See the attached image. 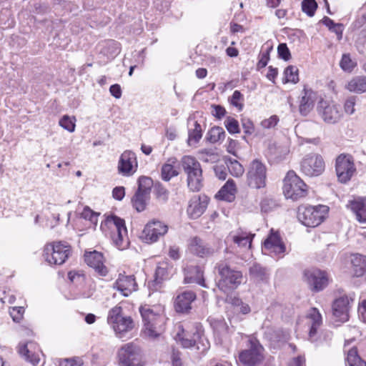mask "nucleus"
I'll return each instance as SVG.
<instances>
[{"label": "nucleus", "instance_id": "f257e3e1", "mask_svg": "<svg viewBox=\"0 0 366 366\" xmlns=\"http://www.w3.org/2000/svg\"><path fill=\"white\" fill-rule=\"evenodd\" d=\"M177 329L175 339L184 348L195 349L202 353L209 349L210 343L200 323H194L191 328L179 325Z\"/></svg>", "mask_w": 366, "mask_h": 366}, {"label": "nucleus", "instance_id": "f03ea898", "mask_svg": "<svg viewBox=\"0 0 366 366\" xmlns=\"http://www.w3.org/2000/svg\"><path fill=\"white\" fill-rule=\"evenodd\" d=\"M214 269L219 279L217 281V290L224 294H229L237 289L243 282L244 277L241 271L230 266L226 260L218 262Z\"/></svg>", "mask_w": 366, "mask_h": 366}, {"label": "nucleus", "instance_id": "7ed1b4c3", "mask_svg": "<svg viewBox=\"0 0 366 366\" xmlns=\"http://www.w3.org/2000/svg\"><path fill=\"white\" fill-rule=\"evenodd\" d=\"M139 312L144 324V335L150 339L157 338L164 330V315L149 305L140 307Z\"/></svg>", "mask_w": 366, "mask_h": 366}, {"label": "nucleus", "instance_id": "20e7f679", "mask_svg": "<svg viewBox=\"0 0 366 366\" xmlns=\"http://www.w3.org/2000/svg\"><path fill=\"white\" fill-rule=\"evenodd\" d=\"M181 165L187 174V185L190 190L198 192L202 187V169L200 163L192 156H184Z\"/></svg>", "mask_w": 366, "mask_h": 366}, {"label": "nucleus", "instance_id": "39448f33", "mask_svg": "<svg viewBox=\"0 0 366 366\" xmlns=\"http://www.w3.org/2000/svg\"><path fill=\"white\" fill-rule=\"evenodd\" d=\"M107 323L119 338H123L125 334L130 332L134 327L132 317L125 315L120 306H115L109 310Z\"/></svg>", "mask_w": 366, "mask_h": 366}, {"label": "nucleus", "instance_id": "423d86ee", "mask_svg": "<svg viewBox=\"0 0 366 366\" xmlns=\"http://www.w3.org/2000/svg\"><path fill=\"white\" fill-rule=\"evenodd\" d=\"M328 209L327 206L322 204L315 207L301 205L297 209V218L305 226L315 227L324 220Z\"/></svg>", "mask_w": 366, "mask_h": 366}, {"label": "nucleus", "instance_id": "0eeeda50", "mask_svg": "<svg viewBox=\"0 0 366 366\" xmlns=\"http://www.w3.org/2000/svg\"><path fill=\"white\" fill-rule=\"evenodd\" d=\"M71 253V247L67 243L54 242L44 246L43 256L49 264L61 265Z\"/></svg>", "mask_w": 366, "mask_h": 366}, {"label": "nucleus", "instance_id": "6e6552de", "mask_svg": "<svg viewBox=\"0 0 366 366\" xmlns=\"http://www.w3.org/2000/svg\"><path fill=\"white\" fill-rule=\"evenodd\" d=\"M264 347L258 340L249 337L247 348L239 354V360L246 366H257L264 360Z\"/></svg>", "mask_w": 366, "mask_h": 366}, {"label": "nucleus", "instance_id": "1a4fd4ad", "mask_svg": "<svg viewBox=\"0 0 366 366\" xmlns=\"http://www.w3.org/2000/svg\"><path fill=\"white\" fill-rule=\"evenodd\" d=\"M307 187L294 171L290 170L287 173L283 185V192L286 198L297 200L305 197L307 194Z\"/></svg>", "mask_w": 366, "mask_h": 366}, {"label": "nucleus", "instance_id": "9d476101", "mask_svg": "<svg viewBox=\"0 0 366 366\" xmlns=\"http://www.w3.org/2000/svg\"><path fill=\"white\" fill-rule=\"evenodd\" d=\"M119 366H144L141 348L133 342L124 345L118 351Z\"/></svg>", "mask_w": 366, "mask_h": 366}, {"label": "nucleus", "instance_id": "9b49d317", "mask_svg": "<svg viewBox=\"0 0 366 366\" xmlns=\"http://www.w3.org/2000/svg\"><path fill=\"white\" fill-rule=\"evenodd\" d=\"M266 165L258 159L252 160L247 172V185L253 189L263 188L266 185Z\"/></svg>", "mask_w": 366, "mask_h": 366}, {"label": "nucleus", "instance_id": "f8f14e48", "mask_svg": "<svg viewBox=\"0 0 366 366\" xmlns=\"http://www.w3.org/2000/svg\"><path fill=\"white\" fill-rule=\"evenodd\" d=\"M317 112L322 119L328 124L338 123L343 117L340 104L321 99L317 104Z\"/></svg>", "mask_w": 366, "mask_h": 366}, {"label": "nucleus", "instance_id": "ddd939ff", "mask_svg": "<svg viewBox=\"0 0 366 366\" xmlns=\"http://www.w3.org/2000/svg\"><path fill=\"white\" fill-rule=\"evenodd\" d=\"M354 292L340 297L332 303V315L335 322L343 323L349 320V312L354 302Z\"/></svg>", "mask_w": 366, "mask_h": 366}, {"label": "nucleus", "instance_id": "4468645a", "mask_svg": "<svg viewBox=\"0 0 366 366\" xmlns=\"http://www.w3.org/2000/svg\"><path fill=\"white\" fill-rule=\"evenodd\" d=\"M325 169L322 157L317 154L306 155L300 163V169L308 177H316L322 174Z\"/></svg>", "mask_w": 366, "mask_h": 366}, {"label": "nucleus", "instance_id": "2eb2a0df", "mask_svg": "<svg viewBox=\"0 0 366 366\" xmlns=\"http://www.w3.org/2000/svg\"><path fill=\"white\" fill-rule=\"evenodd\" d=\"M335 169L339 181L342 183L347 182L356 171L352 157L340 154L336 159Z\"/></svg>", "mask_w": 366, "mask_h": 366}, {"label": "nucleus", "instance_id": "dca6fc26", "mask_svg": "<svg viewBox=\"0 0 366 366\" xmlns=\"http://www.w3.org/2000/svg\"><path fill=\"white\" fill-rule=\"evenodd\" d=\"M304 277L310 289L315 292L322 290L328 284L326 272L318 269L305 270Z\"/></svg>", "mask_w": 366, "mask_h": 366}, {"label": "nucleus", "instance_id": "f3484780", "mask_svg": "<svg viewBox=\"0 0 366 366\" xmlns=\"http://www.w3.org/2000/svg\"><path fill=\"white\" fill-rule=\"evenodd\" d=\"M168 227L159 221L149 222L144 227L141 237L147 243H153L167 232Z\"/></svg>", "mask_w": 366, "mask_h": 366}, {"label": "nucleus", "instance_id": "a211bd4d", "mask_svg": "<svg viewBox=\"0 0 366 366\" xmlns=\"http://www.w3.org/2000/svg\"><path fill=\"white\" fill-rule=\"evenodd\" d=\"M84 256L86 264L92 267L99 276L105 277L108 274V269L104 264V259L102 252L96 250L86 251Z\"/></svg>", "mask_w": 366, "mask_h": 366}, {"label": "nucleus", "instance_id": "6ab92c4d", "mask_svg": "<svg viewBox=\"0 0 366 366\" xmlns=\"http://www.w3.org/2000/svg\"><path fill=\"white\" fill-rule=\"evenodd\" d=\"M114 288L119 290L124 297H128L137 290V284L134 275L119 274L114 283Z\"/></svg>", "mask_w": 366, "mask_h": 366}, {"label": "nucleus", "instance_id": "aec40b11", "mask_svg": "<svg viewBox=\"0 0 366 366\" xmlns=\"http://www.w3.org/2000/svg\"><path fill=\"white\" fill-rule=\"evenodd\" d=\"M197 295L192 290H187L179 294L174 301V309L179 313H187L192 309V303L196 300Z\"/></svg>", "mask_w": 366, "mask_h": 366}, {"label": "nucleus", "instance_id": "412c9836", "mask_svg": "<svg viewBox=\"0 0 366 366\" xmlns=\"http://www.w3.org/2000/svg\"><path fill=\"white\" fill-rule=\"evenodd\" d=\"M106 223L113 224L115 226L117 232V238L114 237V241L119 248H123L124 247L123 244L124 238L126 237L127 234L125 221L114 214H112L107 217Z\"/></svg>", "mask_w": 366, "mask_h": 366}, {"label": "nucleus", "instance_id": "4be33fe9", "mask_svg": "<svg viewBox=\"0 0 366 366\" xmlns=\"http://www.w3.org/2000/svg\"><path fill=\"white\" fill-rule=\"evenodd\" d=\"M189 249L192 253L200 257H207L212 255L215 249L203 239L195 237L192 238L189 243Z\"/></svg>", "mask_w": 366, "mask_h": 366}, {"label": "nucleus", "instance_id": "5701e85b", "mask_svg": "<svg viewBox=\"0 0 366 366\" xmlns=\"http://www.w3.org/2000/svg\"><path fill=\"white\" fill-rule=\"evenodd\" d=\"M171 273V269H169L166 263H161L157 266L154 280L148 282V288L152 292L158 291L161 289L162 282L164 280L169 279Z\"/></svg>", "mask_w": 366, "mask_h": 366}, {"label": "nucleus", "instance_id": "b1692460", "mask_svg": "<svg viewBox=\"0 0 366 366\" xmlns=\"http://www.w3.org/2000/svg\"><path fill=\"white\" fill-rule=\"evenodd\" d=\"M208 201L207 197L194 196L189 201L187 213L192 219L199 217L205 211Z\"/></svg>", "mask_w": 366, "mask_h": 366}, {"label": "nucleus", "instance_id": "393cba45", "mask_svg": "<svg viewBox=\"0 0 366 366\" xmlns=\"http://www.w3.org/2000/svg\"><path fill=\"white\" fill-rule=\"evenodd\" d=\"M302 96L299 106V111L301 115L306 117L314 107L317 94L311 89L304 88Z\"/></svg>", "mask_w": 366, "mask_h": 366}, {"label": "nucleus", "instance_id": "a878e982", "mask_svg": "<svg viewBox=\"0 0 366 366\" xmlns=\"http://www.w3.org/2000/svg\"><path fill=\"white\" fill-rule=\"evenodd\" d=\"M184 282L197 283L204 287H207L203 278V271L199 266L191 265L184 269Z\"/></svg>", "mask_w": 366, "mask_h": 366}, {"label": "nucleus", "instance_id": "bb28decb", "mask_svg": "<svg viewBox=\"0 0 366 366\" xmlns=\"http://www.w3.org/2000/svg\"><path fill=\"white\" fill-rule=\"evenodd\" d=\"M264 247L267 249H270L276 254H282L285 252V246L281 240L277 232L271 230L270 234L264 242Z\"/></svg>", "mask_w": 366, "mask_h": 366}, {"label": "nucleus", "instance_id": "cd10ccee", "mask_svg": "<svg viewBox=\"0 0 366 366\" xmlns=\"http://www.w3.org/2000/svg\"><path fill=\"white\" fill-rule=\"evenodd\" d=\"M347 206L355 214L359 222L366 223V199H355L350 201Z\"/></svg>", "mask_w": 366, "mask_h": 366}, {"label": "nucleus", "instance_id": "c85d7f7f", "mask_svg": "<svg viewBox=\"0 0 366 366\" xmlns=\"http://www.w3.org/2000/svg\"><path fill=\"white\" fill-rule=\"evenodd\" d=\"M136 163V155L131 151L124 152L119 159L118 169L124 175L130 174L133 168V164Z\"/></svg>", "mask_w": 366, "mask_h": 366}, {"label": "nucleus", "instance_id": "c756f323", "mask_svg": "<svg viewBox=\"0 0 366 366\" xmlns=\"http://www.w3.org/2000/svg\"><path fill=\"white\" fill-rule=\"evenodd\" d=\"M351 264L356 277H365L366 280V256L356 254L352 255Z\"/></svg>", "mask_w": 366, "mask_h": 366}, {"label": "nucleus", "instance_id": "7c9ffc66", "mask_svg": "<svg viewBox=\"0 0 366 366\" xmlns=\"http://www.w3.org/2000/svg\"><path fill=\"white\" fill-rule=\"evenodd\" d=\"M307 317L311 324L309 336L310 339H312V337L316 335L317 329L322 323V316L319 310L317 308L313 307L310 310Z\"/></svg>", "mask_w": 366, "mask_h": 366}, {"label": "nucleus", "instance_id": "2f4dec72", "mask_svg": "<svg viewBox=\"0 0 366 366\" xmlns=\"http://www.w3.org/2000/svg\"><path fill=\"white\" fill-rule=\"evenodd\" d=\"M236 186L232 179H229L218 192L217 196L219 199L227 202H232L234 198Z\"/></svg>", "mask_w": 366, "mask_h": 366}, {"label": "nucleus", "instance_id": "473e14b6", "mask_svg": "<svg viewBox=\"0 0 366 366\" xmlns=\"http://www.w3.org/2000/svg\"><path fill=\"white\" fill-rule=\"evenodd\" d=\"M347 89L352 92L363 93L366 92V76H356L347 84Z\"/></svg>", "mask_w": 366, "mask_h": 366}, {"label": "nucleus", "instance_id": "72a5a7b5", "mask_svg": "<svg viewBox=\"0 0 366 366\" xmlns=\"http://www.w3.org/2000/svg\"><path fill=\"white\" fill-rule=\"evenodd\" d=\"M149 199V194L137 190L132 199V203L137 212H142L145 209Z\"/></svg>", "mask_w": 366, "mask_h": 366}, {"label": "nucleus", "instance_id": "f704fd0d", "mask_svg": "<svg viewBox=\"0 0 366 366\" xmlns=\"http://www.w3.org/2000/svg\"><path fill=\"white\" fill-rule=\"evenodd\" d=\"M225 135V132L222 127H214L207 132L206 139L210 143H216L219 141L223 140Z\"/></svg>", "mask_w": 366, "mask_h": 366}, {"label": "nucleus", "instance_id": "c9c22d12", "mask_svg": "<svg viewBox=\"0 0 366 366\" xmlns=\"http://www.w3.org/2000/svg\"><path fill=\"white\" fill-rule=\"evenodd\" d=\"M249 274L252 278L257 281H264L267 278L265 268L257 263H255L250 267Z\"/></svg>", "mask_w": 366, "mask_h": 366}, {"label": "nucleus", "instance_id": "e433bc0d", "mask_svg": "<svg viewBox=\"0 0 366 366\" xmlns=\"http://www.w3.org/2000/svg\"><path fill=\"white\" fill-rule=\"evenodd\" d=\"M347 362L349 366H366V362L358 355L357 350L355 347L349 350L347 356Z\"/></svg>", "mask_w": 366, "mask_h": 366}, {"label": "nucleus", "instance_id": "4c0bfd02", "mask_svg": "<svg viewBox=\"0 0 366 366\" xmlns=\"http://www.w3.org/2000/svg\"><path fill=\"white\" fill-rule=\"evenodd\" d=\"M154 194L159 202L165 203L169 199V192L162 183L157 182L154 185Z\"/></svg>", "mask_w": 366, "mask_h": 366}, {"label": "nucleus", "instance_id": "58836bf2", "mask_svg": "<svg viewBox=\"0 0 366 366\" xmlns=\"http://www.w3.org/2000/svg\"><path fill=\"white\" fill-rule=\"evenodd\" d=\"M19 354L25 358L26 360L30 362L32 365H36L39 362L38 355L31 352L28 348V344H23L19 346Z\"/></svg>", "mask_w": 366, "mask_h": 366}, {"label": "nucleus", "instance_id": "ea45409f", "mask_svg": "<svg viewBox=\"0 0 366 366\" xmlns=\"http://www.w3.org/2000/svg\"><path fill=\"white\" fill-rule=\"evenodd\" d=\"M227 169L234 177H239L244 173L243 166L236 159L229 158L227 161Z\"/></svg>", "mask_w": 366, "mask_h": 366}, {"label": "nucleus", "instance_id": "a19ab883", "mask_svg": "<svg viewBox=\"0 0 366 366\" xmlns=\"http://www.w3.org/2000/svg\"><path fill=\"white\" fill-rule=\"evenodd\" d=\"M154 183L152 178L142 176L138 179L137 191L150 194L151 188L154 187Z\"/></svg>", "mask_w": 366, "mask_h": 366}, {"label": "nucleus", "instance_id": "79ce46f5", "mask_svg": "<svg viewBox=\"0 0 366 366\" xmlns=\"http://www.w3.org/2000/svg\"><path fill=\"white\" fill-rule=\"evenodd\" d=\"M285 80H283L284 83L291 82L293 84H296L299 81L298 77V69L294 66H287L285 71Z\"/></svg>", "mask_w": 366, "mask_h": 366}, {"label": "nucleus", "instance_id": "37998d69", "mask_svg": "<svg viewBox=\"0 0 366 366\" xmlns=\"http://www.w3.org/2000/svg\"><path fill=\"white\" fill-rule=\"evenodd\" d=\"M161 174H162V179L166 182H168L172 177H177L179 174V173L174 168L172 163H166V164H163L162 167Z\"/></svg>", "mask_w": 366, "mask_h": 366}, {"label": "nucleus", "instance_id": "c03bdc74", "mask_svg": "<svg viewBox=\"0 0 366 366\" xmlns=\"http://www.w3.org/2000/svg\"><path fill=\"white\" fill-rule=\"evenodd\" d=\"M317 9V4L315 0H303L302 1V10L307 16L312 17Z\"/></svg>", "mask_w": 366, "mask_h": 366}, {"label": "nucleus", "instance_id": "a18cd8bd", "mask_svg": "<svg viewBox=\"0 0 366 366\" xmlns=\"http://www.w3.org/2000/svg\"><path fill=\"white\" fill-rule=\"evenodd\" d=\"M194 128L189 130V139L188 141L194 142V143H197L202 137V130L201 128V125L197 122H194Z\"/></svg>", "mask_w": 366, "mask_h": 366}, {"label": "nucleus", "instance_id": "49530a36", "mask_svg": "<svg viewBox=\"0 0 366 366\" xmlns=\"http://www.w3.org/2000/svg\"><path fill=\"white\" fill-rule=\"evenodd\" d=\"M224 126L227 129V130L230 134H237L239 133L240 129L239 122L237 119L232 117H227L226 119L224 120Z\"/></svg>", "mask_w": 366, "mask_h": 366}, {"label": "nucleus", "instance_id": "de8ad7c7", "mask_svg": "<svg viewBox=\"0 0 366 366\" xmlns=\"http://www.w3.org/2000/svg\"><path fill=\"white\" fill-rule=\"evenodd\" d=\"M265 336L273 342H280L284 338V334L281 330L268 329L265 332Z\"/></svg>", "mask_w": 366, "mask_h": 366}, {"label": "nucleus", "instance_id": "09e8293b", "mask_svg": "<svg viewBox=\"0 0 366 366\" xmlns=\"http://www.w3.org/2000/svg\"><path fill=\"white\" fill-rule=\"evenodd\" d=\"M340 66L345 71H351L356 64L351 59L350 54H344L340 62Z\"/></svg>", "mask_w": 366, "mask_h": 366}, {"label": "nucleus", "instance_id": "8fccbe9b", "mask_svg": "<svg viewBox=\"0 0 366 366\" xmlns=\"http://www.w3.org/2000/svg\"><path fill=\"white\" fill-rule=\"evenodd\" d=\"M277 207V204L272 199L264 198L260 203L262 212L268 213L273 211Z\"/></svg>", "mask_w": 366, "mask_h": 366}, {"label": "nucleus", "instance_id": "3c124183", "mask_svg": "<svg viewBox=\"0 0 366 366\" xmlns=\"http://www.w3.org/2000/svg\"><path fill=\"white\" fill-rule=\"evenodd\" d=\"M81 217L88 219L92 224H97L98 214L92 211L89 207H85L81 213Z\"/></svg>", "mask_w": 366, "mask_h": 366}, {"label": "nucleus", "instance_id": "603ef678", "mask_svg": "<svg viewBox=\"0 0 366 366\" xmlns=\"http://www.w3.org/2000/svg\"><path fill=\"white\" fill-rule=\"evenodd\" d=\"M270 49H267L266 51H262L259 55V61L257 64V70H260L262 68H264L269 60V51Z\"/></svg>", "mask_w": 366, "mask_h": 366}, {"label": "nucleus", "instance_id": "864d4df0", "mask_svg": "<svg viewBox=\"0 0 366 366\" xmlns=\"http://www.w3.org/2000/svg\"><path fill=\"white\" fill-rule=\"evenodd\" d=\"M24 313V308L23 307H14L9 311L11 317L15 322H19L22 320Z\"/></svg>", "mask_w": 366, "mask_h": 366}, {"label": "nucleus", "instance_id": "5fc2aeb1", "mask_svg": "<svg viewBox=\"0 0 366 366\" xmlns=\"http://www.w3.org/2000/svg\"><path fill=\"white\" fill-rule=\"evenodd\" d=\"M210 112L212 116L218 119H222L226 114V109L219 104H212Z\"/></svg>", "mask_w": 366, "mask_h": 366}, {"label": "nucleus", "instance_id": "6e6d98bb", "mask_svg": "<svg viewBox=\"0 0 366 366\" xmlns=\"http://www.w3.org/2000/svg\"><path fill=\"white\" fill-rule=\"evenodd\" d=\"M356 103V97L351 96L348 97L344 104V110L346 114L352 115L355 113V105Z\"/></svg>", "mask_w": 366, "mask_h": 366}, {"label": "nucleus", "instance_id": "4d7b16f0", "mask_svg": "<svg viewBox=\"0 0 366 366\" xmlns=\"http://www.w3.org/2000/svg\"><path fill=\"white\" fill-rule=\"evenodd\" d=\"M277 53L279 57L285 61H288L291 58L290 49L285 43H282L278 45Z\"/></svg>", "mask_w": 366, "mask_h": 366}, {"label": "nucleus", "instance_id": "13d9d810", "mask_svg": "<svg viewBox=\"0 0 366 366\" xmlns=\"http://www.w3.org/2000/svg\"><path fill=\"white\" fill-rule=\"evenodd\" d=\"M233 241L240 247H246L247 244L250 247L252 244V237L244 234L234 235L233 237Z\"/></svg>", "mask_w": 366, "mask_h": 366}, {"label": "nucleus", "instance_id": "bf43d9fd", "mask_svg": "<svg viewBox=\"0 0 366 366\" xmlns=\"http://www.w3.org/2000/svg\"><path fill=\"white\" fill-rule=\"evenodd\" d=\"M243 100V95L238 90H235L230 99V103L234 107L239 108V109H242V104L240 103V101Z\"/></svg>", "mask_w": 366, "mask_h": 366}, {"label": "nucleus", "instance_id": "052dcab7", "mask_svg": "<svg viewBox=\"0 0 366 366\" xmlns=\"http://www.w3.org/2000/svg\"><path fill=\"white\" fill-rule=\"evenodd\" d=\"M171 360L172 366H183L182 352L178 350L172 349Z\"/></svg>", "mask_w": 366, "mask_h": 366}, {"label": "nucleus", "instance_id": "680f3d73", "mask_svg": "<svg viewBox=\"0 0 366 366\" xmlns=\"http://www.w3.org/2000/svg\"><path fill=\"white\" fill-rule=\"evenodd\" d=\"M59 124L61 127L68 130L69 132H71L74 131L75 124L68 116H64L60 119Z\"/></svg>", "mask_w": 366, "mask_h": 366}, {"label": "nucleus", "instance_id": "e2e57ef3", "mask_svg": "<svg viewBox=\"0 0 366 366\" xmlns=\"http://www.w3.org/2000/svg\"><path fill=\"white\" fill-rule=\"evenodd\" d=\"M227 166L216 165L214 167V171L217 177L219 179L224 180L227 176Z\"/></svg>", "mask_w": 366, "mask_h": 366}, {"label": "nucleus", "instance_id": "0e129e2a", "mask_svg": "<svg viewBox=\"0 0 366 366\" xmlns=\"http://www.w3.org/2000/svg\"><path fill=\"white\" fill-rule=\"evenodd\" d=\"M242 126L245 134L250 135L254 132V124L249 119H243L242 120Z\"/></svg>", "mask_w": 366, "mask_h": 366}, {"label": "nucleus", "instance_id": "69168bd1", "mask_svg": "<svg viewBox=\"0 0 366 366\" xmlns=\"http://www.w3.org/2000/svg\"><path fill=\"white\" fill-rule=\"evenodd\" d=\"M278 121V117L276 115H273L269 119L263 120L261 123V125L265 129H270L276 126Z\"/></svg>", "mask_w": 366, "mask_h": 366}, {"label": "nucleus", "instance_id": "338daca9", "mask_svg": "<svg viewBox=\"0 0 366 366\" xmlns=\"http://www.w3.org/2000/svg\"><path fill=\"white\" fill-rule=\"evenodd\" d=\"M199 159L204 162H214L216 156L214 153L210 152L207 150H203L200 152Z\"/></svg>", "mask_w": 366, "mask_h": 366}, {"label": "nucleus", "instance_id": "774afa93", "mask_svg": "<svg viewBox=\"0 0 366 366\" xmlns=\"http://www.w3.org/2000/svg\"><path fill=\"white\" fill-rule=\"evenodd\" d=\"M81 364L79 359H66L60 362L59 366H81Z\"/></svg>", "mask_w": 366, "mask_h": 366}]
</instances>
